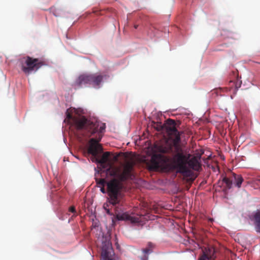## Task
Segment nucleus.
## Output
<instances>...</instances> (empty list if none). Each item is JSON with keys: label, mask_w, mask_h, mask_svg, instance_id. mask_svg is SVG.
<instances>
[{"label": "nucleus", "mask_w": 260, "mask_h": 260, "mask_svg": "<svg viewBox=\"0 0 260 260\" xmlns=\"http://www.w3.org/2000/svg\"><path fill=\"white\" fill-rule=\"evenodd\" d=\"M134 165V161L131 159L125 162L122 172L113 170L110 172L111 175L116 176L117 178H114L107 183L108 203H105L103 205L108 214H113L109 208V205H112L115 207V218L117 220L127 221L132 223H139L141 219L139 217L134 216L133 213L121 211L118 206H123L124 203L123 196L121 191L122 187L121 182L131 178Z\"/></svg>", "instance_id": "1"}, {"label": "nucleus", "mask_w": 260, "mask_h": 260, "mask_svg": "<svg viewBox=\"0 0 260 260\" xmlns=\"http://www.w3.org/2000/svg\"><path fill=\"white\" fill-rule=\"evenodd\" d=\"M183 153H176L173 158L162 154L154 153L150 161V169H161L166 171L176 170L177 173L181 174L185 177H190L193 174L192 170L199 171L201 167L200 157L193 156Z\"/></svg>", "instance_id": "2"}, {"label": "nucleus", "mask_w": 260, "mask_h": 260, "mask_svg": "<svg viewBox=\"0 0 260 260\" xmlns=\"http://www.w3.org/2000/svg\"><path fill=\"white\" fill-rule=\"evenodd\" d=\"M164 129L167 131L171 142L167 140L155 144L154 150L155 152L162 154L171 153L174 147H177L180 141V134L176 127L175 121L172 119L167 121L164 124Z\"/></svg>", "instance_id": "3"}, {"label": "nucleus", "mask_w": 260, "mask_h": 260, "mask_svg": "<svg viewBox=\"0 0 260 260\" xmlns=\"http://www.w3.org/2000/svg\"><path fill=\"white\" fill-rule=\"evenodd\" d=\"M66 114L68 120L70 121L77 130L86 131V137H89L95 134L102 124L96 120H88L84 116H73L68 110Z\"/></svg>", "instance_id": "4"}, {"label": "nucleus", "mask_w": 260, "mask_h": 260, "mask_svg": "<svg viewBox=\"0 0 260 260\" xmlns=\"http://www.w3.org/2000/svg\"><path fill=\"white\" fill-rule=\"evenodd\" d=\"M66 114L68 120L70 121L77 130L86 131V137H89L95 134L102 124L96 120H88L84 116H73L68 110Z\"/></svg>", "instance_id": "5"}, {"label": "nucleus", "mask_w": 260, "mask_h": 260, "mask_svg": "<svg viewBox=\"0 0 260 260\" xmlns=\"http://www.w3.org/2000/svg\"><path fill=\"white\" fill-rule=\"evenodd\" d=\"M106 128L105 123H102L100 128H98V131L96 132L98 137L96 139L91 138L89 142V147L88 148V153L92 155L91 160L93 162L99 164L98 154L103 152V148L102 145L99 144L103 135Z\"/></svg>", "instance_id": "6"}, {"label": "nucleus", "mask_w": 260, "mask_h": 260, "mask_svg": "<svg viewBox=\"0 0 260 260\" xmlns=\"http://www.w3.org/2000/svg\"><path fill=\"white\" fill-rule=\"evenodd\" d=\"M104 77L99 73L84 74L79 76L76 80L75 84L79 87H82L83 85L90 84L95 88H99Z\"/></svg>", "instance_id": "7"}, {"label": "nucleus", "mask_w": 260, "mask_h": 260, "mask_svg": "<svg viewBox=\"0 0 260 260\" xmlns=\"http://www.w3.org/2000/svg\"><path fill=\"white\" fill-rule=\"evenodd\" d=\"M22 71L26 74H29L33 71H37L45 65V62L39 58H34L27 56L19 59Z\"/></svg>", "instance_id": "8"}, {"label": "nucleus", "mask_w": 260, "mask_h": 260, "mask_svg": "<svg viewBox=\"0 0 260 260\" xmlns=\"http://www.w3.org/2000/svg\"><path fill=\"white\" fill-rule=\"evenodd\" d=\"M114 251L109 237L103 236L102 239L101 256L103 260H113Z\"/></svg>", "instance_id": "9"}, {"label": "nucleus", "mask_w": 260, "mask_h": 260, "mask_svg": "<svg viewBox=\"0 0 260 260\" xmlns=\"http://www.w3.org/2000/svg\"><path fill=\"white\" fill-rule=\"evenodd\" d=\"M202 254L198 260H210L216 258L215 250L214 247L207 246L202 248Z\"/></svg>", "instance_id": "10"}, {"label": "nucleus", "mask_w": 260, "mask_h": 260, "mask_svg": "<svg viewBox=\"0 0 260 260\" xmlns=\"http://www.w3.org/2000/svg\"><path fill=\"white\" fill-rule=\"evenodd\" d=\"M155 245L152 242H148L147 244V247L143 249L144 254V258L142 260H146L148 258L147 255L153 251L154 249Z\"/></svg>", "instance_id": "11"}, {"label": "nucleus", "mask_w": 260, "mask_h": 260, "mask_svg": "<svg viewBox=\"0 0 260 260\" xmlns=\"http://www.w3.org/2000/svg\"><path fill=\"white\" fill-rule=\"evenodd\" d=\"M110 156L109 152H104L100 158H99V164L104 169L106 166L108 164L109 157Z\"/></svg>", "instance_id": "12"}, {"label": "nucleus", "mask_w": 260, "mask_h": 260, "mask_svg": "<svg viewBox=\"0 0 260 260\" xmlns=\"http://www.w3.org/2000/svg\"><path fill=\"white\" fill-rule=\"evenodd\" d=\"M253 220L256 231L260 233V210H257L254 214Z\"/></svg>", "instance_id": "13"}, {"label": "nucleus", "mask_w": 260, "mask_h": 260, "mask_svg": "<svg viewBox=\"0 0 260 260\" xmlns=\"http://www.w3.org/2000/svg\"><path fill=\"white\" fill-rule=\"evenodd\" d=\"M233 176L234 178V182L235 185L238 188H240L241 187V184L243 182V178L240 175H237L235 173H233Z\"/></svg>", "instance_id": "14"}, {"label": "nucleus", "mask_w": 260, "mask_h": 260, "mask_svg": "<svg viewBox=\"0 0 260 260\" xmlns=\"http://www.w3.org/2000/svg\"><path fill=\"white\" fill-rule=\"evenodd\" d=\"M222 181L226 184V186L228 189L231 188L232 186V181L226 177H224L222 179Z\"/></svg>", "instance_id": "15"}, {"label": "nucleus", "mask_w": 260, "mask_h": 260, "mask_svg": "<svg viewBox=\"0 0 260 260\" xmlns=\"http://www.w3.org/2000/svg\"><path fill=\"white\" fill-rule=\"evenodd\" d=\"M153 126L157 131H160L164 129V124H162L161 122L154 123Z\"/></svg>", "instance_id": "16"}, {"label": "nucleus", "mask_w": 260, "mask_h": 260, "mask_svg": "<svg viewBox=\"0 0 260 260\" xmlns=\"http://www.w3.org/2000/svg\"><path fill=\"white\" fill-rule=\"evenodd\" d=\"M96 182L98 184L104 186V184L106 183V181L105 179H100L99 180H96Z\"/></svg>", "instance_id": "17"}, {"label": "nucleus", "mask_w": 260, "mask_h": 260, "mask_svg": "<svg viewBox=\"0 0 260 260\" xmlns=\"http://www.w3.org/2000/svg\"><path fill=\"white\" fill-rule=\"evenodd\" d=\"M69 211L72 213H76V209L74 206H71L69 209Z\"/></svg>", "instance_id": "18"}, {"label": "nucleus", "mask_w": 260, "mask_h": 260, "mask_svg": "<svg viewBox=\"0 0 260 260\" xmlns=\"http://www.w3.org/2000/svg\"><path fill=\"white\" fill-rule=\"evenodd\" d=\"M101 191H102V192H103V193H105V190L104 188H102L101 189Z\"/></svg>", "instance_id": "19"}, {"label": "nucleus", "mask_w": 260, "mask_h": 260, "mask_svg": "<svg viewBox=\"0 0 260 260\" xmlns=\"http://www.w3.org/2000/svg\"><path fill=\"white\" fill-rule=\"evenodd\" d=\"M110 168H111V166H109V168L108 169H107L106 170H107V171H109L110 170Z\"/></svg>", "instance_id": "20"}, {"label": "nucleus", "mask_w": 260, "mask_h": 260, "mask_svg": "<svg viewBox=\"0 0 260 260\" xmlns=\"http://www.w3.org/2000/svg\"><path fill=\"white\" fill-rule=\"evenodd\" d=\"M138 25H135L134 26V27H135V28H136H136H138Z\"/></svg>", "instance_id": "21"}]
</instances>
